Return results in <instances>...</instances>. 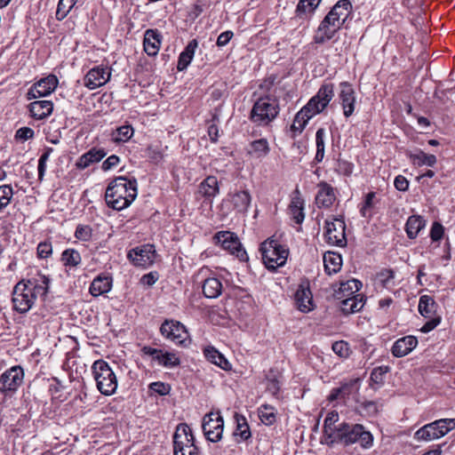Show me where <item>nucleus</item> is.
Here are the masks:
<instances>
[{"label":"nucleus","mask_w":455,"mask_h":455,"mask_svg":"<svg viewBox=\"0 0 455 455\" xmlns=\"http://www.w3.org/2000/svg\"><path fill=\"white\" fill-rule=\"evenodd\" d=\"M418 339L414 336H405L397 339L392 347V354L395 357H403L411 353L417 346Z\"/></svg>","instance_id":"obj_21"},{"label":"nucleus","mask_w":455,"mask_h":455,"mask_svg":"<svg viewBox=\"0 0 455 455\" xmlns=\"http://www.w3.org/2000/svg\"><path fill=\"white\" fill-rule=\"evenodd\" d=\"M346 225L343 220L334 218L331 221H325V237L328 243L343 247L347 243Z\"/></svg>","instance_id":"obj_13"},{"label":"nucleus","mask_w":455,"mask_h":455,"mask_svg":"<svg viewBox=\"0 0 455 455\" xmlns=\"http://www.w3.org/2000/svg\"><path fill=\"white\" fill-rule=\"evenodd\" d=\"M321 1L322 0H299L296 7L297 16L300 17L302 14L313 12Z\"/></svg>","instance_id":"obj_43"},{"label":"nucleus","mask_w":455,"mask_h":455,"mask_svg":"<svg viewBox=\"0 0 455 455\" xmlns=\"http://www.w3.org/2000/svg\"><path fill=\"white\" fill-rule=\"evenodd\" d=\"M23 379V369L19 365L11 367L0 376V392L4 395L14 393L22 385Z\"/></svg>","instance_id":"obj_11"},{"label":"nucleus","mask_w":455,"mask_h":455,"mask_svg":"<svg viewBox=\"0 0 455 455\" xmlns=\"http://www.w3.org/2000/svg\"><path fill=\"white\" fill-rule=\"evenodd\" d=\"M156 250L153 244H144L132 249L128 252V259L137 267H147L151 266L156 259Z\"/></svg>","instance_id":"obj_14"},{"label":"nucleus","mask_w":455,"mask_h":455,"mask_svg":"<svg viewBox=\"0 0 455 455\" xmlns=\"http://www.w3.org/2000/svg\"><path fill=\"white\" fill-rule=\"evenodd\" d=\"M375 192H370L365 196L364 202L360 209L363 217H370V210L373 207V199L375 198Z\"/></svg>","instance_id":"obj_59"},{"label":"nucleus","mask_w":455,"mask_h":455,"mask_svg":"<svg viewBox=\"0 0 455 455\" xmlns=\"http://www.w3.org/2000/svg\"><path fill=\"white\" fill-rule=\"evenodd\" d=\"M411 160L418 165L434 166L436 164V157L434 155L426 154L419 150L418 153L411 156Z\"/></svg>","instance_id":"obj_42"},{"label":"nucleus","mask_w":455,"mask_h":455,"mask_svg":"<svg viewBox=\"0 0 455 455\" xmlns=\"http://www.w3.org/2000/svg\"><path fill=\"white\" fill-rule=\"evenodd\" d=\"M259 417L261 422L267 426L274 424L276 419L274 408L266 404L259 408Z\"/></svg>","instance_id":"obj_46"},{"label":"nucleus","mask_w":455,"mask_h":455,"mask_svg":"<svg viewBox=\"0 0 455 455\" xmlns=\"http://www.w3.org/2000/svg\"><path fill=\"white\" fill-rule=\"evenodd\" d=\"M133 135V129L131 125L118 127L114 133L113 140L116 142H126Z\"/></svg>","instance_id":"obj_49"},{"label":"nucleus","mask_w":455,"mask_h":455,"mask_svg":"<svg viewBox=\"0 0 455 455\" xmlns=\"http://www.w3.org/2000/svg\"><path fill=\"white\" fill-rule=\"evenodd\" d=\"M201 289L208 299H215L221 293L222 284L217 278H207L204 281Z\"/></svg>","instance_id":"obj_33"},{"label":"nucleus","mask_w":455,"mask_h":455,"mask_svg":"<svg viewBox=\"0 0 455 455\" xmlns=\"http://www.w3.org/2000/svg\"><path fill=\"white\" fill-rule=\"evenodd\" d=\"M389 371L388 366H379L372 370L371 373V380L376 384L382 383L386 373Z\"/></svg>","instance_id":"obj_56"},{"label":"nucleus","mask_w":455,"mask_h":455,"mask_svg":"<svg viewBox=\"0 0 455 455\" xmlns=\"http://www.w3.org/2000/svg\"><path fill=\"white\" fill-rule=\"evenodd\" d=\"M149 388L154 393H156L160 395H168L171 391V386L169 384H166L164 382L157 381L153 382L149 385Z\"/></svg>","instance_id":"obj_60"},{"label":"nucleus","mask_w":455,"mask_h":455,"mask_svg":"<svg viewBox=\"0 0 455 455\" xmlns=\"http://www.w3.org/2000/svg\"><path fill=\"white\" fill-rule=\"evenodd\" d=\"M76 0H60L56 11V18L62 20L76 4Z\"/></svg>","instance_id":"obj_47"},{"label":"nucleus","mask_w":455,"mask_h":455,"mask_svg":"<svg viewBox=\"0 0 455 455\" xmlns=\"http://www.w3.org/2000/svg\"><path fill=\"white\" fill-rule=\"evenodd\" d=\"M455 428V419H441L426 424L414 434L419 442H431L440 439Z\"/></svg>","instance_id":"obj_5"},{"label":"nucleus","mask_w":455,"mask_h":455,"mask_svg":"<svg viewBox=\"0 0 455 455\" xmlns=\"http://www.w3.org/2000/svg\"><path fill=\"white\" fill-rule=\"evenodd\" d=\"M290 212L291 218L297 224H301L305 219V214L303 212V205L300 199L297 198L292 200L290 204Z\"/></svg>","instance_id":"obj_45"},{"label":"nucleus","mask_w":455,"mask_h":455,"mask_svg":"<svg viewBox=\"0 0 455 455\" xmlns=\"http://www.w3.org/2000/svg\"><path fill=\"white\" fill-rule=\"evenodd\" d=\"M92 371L98 390L104 395H113L117 388V379L108 363L104 360H97Z\"/></svg>","instance_id":"obj_4"},{"label":"nucleus","mask_w":455,"mask_h":455,"mask_svg":"<svg viewBox=\"0 0 455 455\" xmlns=\"http://www.w3.org/2000/svg\"><path fill=\"white\" fill-rule=\"evenodd\" d=\"M42 284L34 283L31 280H28L27 284H28L29 288L33 289L35 294H41L42 296H45L49 290V283L50 280L45 275H42Z\"/></svg>","instance_id":"obj_51"},{"label":"nucleus","mask_w":455,"mask_h":455,"mask_svg":"<svg viewBox=\"0 0 455 455\" xmlns=\"http://www.w3.org/2000/svg\"><path fill=\"white\" fill-rule=\"evenodd\" d=\"M325 130L323 128H319L315 133V146H316V153L315 156V161L316 163H321L324 157V148H325Z\"/></svg>","instance_id":"obj_39"},{"label":"nucleus","mask_w":455,"mask_h":455,"mask_svg":"<svg viewBox=\"0 0 455 455\" xmlns=\"http://www.w3.org/2000/svg\"><path fill=\"white\" fill-rule=\"evenodd\" d=\"M262 259L266 267L269 270H275L285 264L288 250L280 245L275 240L265 241L260 246Z\"/></svg>","instance_id":"obj_6"},{"label":"nucleus","mask_w":455,"mask_h":455,"mask_svg":"<svg viewBox=\"0 0 455 455\" xmlns=\"http://www.w3.org/2000/svg\"><path fill=\"white\" fill-rule=\"evenodd\" d=\"M204 355L209 363L219 366L224 371H229L231 369L230 363L212 346H208L204 348Z\"/></svg>","instance_id":"obj_25"},{"label":"nucleus","mask_w":455,"mask_h":455,"mask_svg":"<svg viewBox=\"0 0 455 455\" xmlns=\"http://www.w3.org/2000/svg\"><path fill=\"white\" fill-rule=\"evenodd\" d=\"M340 92L339 98L346 117L351 116L355 108V92L348 82H342L339 84Z\"/></svg>","instance_id":"obj_16"},{"label":"nucleus","mask_w":455,"mask_h":455,"mask_svg":"<svg viewBox=\"0 0 455 455\" xmlns=\"http://www.w3.org/2000/svg\"><path fill=\"white\" fill-rule=\"evenodd\" d=\"M295 301L298 308L302 312L313 309V296L308 283H301L295 292Z\"/></svg>","instance_id":"obj_19"},{"label":"nucleus","mask_w":455,"mask_h":455,"mask_svg":"<svg viewBox=\"0 0 455 455\" xmlns=\"http://www.w3.org/2000/svg\"><path fill=\"white\" fill-rule=\"evenodd\" d=\"M419 312L425 317H429L430 315L434 311L435 301L434 299L427 296L423 295L420 297L419 301Z\"/></svg>","instance_id":"obj_44"},{"label":"nucleus","mask_w":455,"mask_h":455,"mask_svg":"<svg viewBox=\"0 0 455 455\" xmlns=\"http://www.w3.org/2000/svg\"><path fill=\"white\" fill-rule=\"evenodd\" d=\"M52 151L53 149L52 148H47L38 160V179L40 180H42L44 176L46 170V162L49 159Z\"/></svg>","instance_id":"obj_54"},{"label":"nucleus","mask_w":455,"mask_h":455,"mask_svg":"<svg viewBox=\"0 0 455 455\" xmlns=\"http://www.w3.org/2000/svg\"><path fill=\"white\" fill-rule=\"evenodd\" d=\"M341 300V311L346 314H353L359 312L364 305L365 299L363 295L357 294L347 298H343Z\"/></svg>","instance_id":"obj_29"},{"label":"nucleus","mask_w":455,"mask_h":455,"mask_svg":"<svg viewBox=\"0 0 455 455\" xmlns=\"http://www.w3.org/2000/svg\"><path fill=\"white\" fill-rule=\"evenodd\" d=\"M75 236L81 241L87 242L92 236V229L89 226L78 225L75 231Z\"/></svg>","instance_id":"obj_55"},{"label":"nucleus","mask_w":455,"mask_h":455,"mask_svg":"<svg viewBox=\"0 0 455 455\" xmlns=\"http://www.w3.org/2000/svg\"><path fill=\"white\" fill-rule=\"evenodd\" d=\"M196 47V39H193L191 42H189L185 50L180 54L177 65L178 70L182 71L187 68L193 59Z\"/></svg>","instance_id":"obj_34"},{"label":"nucleus","mask_w":455,"mask_h":455,"mask_svg":"<svg viewBox=\"0 0 455 455\" xmlns=\"http://www.w3.org/2000/svg\"><path fill=\"white\" fill-rule=\"evenodd\" d=\"M157 362L165 367H174L180 364V359L172 353L160 352L159 356L157 355Z\"/></svg>","instance_id":"obj_50"},{"label":"nucleus","mask_w":455,"mask_h":455,"mask_svg":"<svg viewBox=\"0 0 455 455\" xmlns=\"http://www.w3.org/2000/svg\"><path fill=\"white\" fill-rule=\"evenodd\" d=\"M13 196V189L10 185L0 186V212L8 206Z\"/></svg>","instance_id":"obj_48"},{"label":"nucleus","mask_w":455,"mask_h":455,"mask_svg":"<svg viewBox=\"0 0 455 455\" xmlns=\"http://www.w3.org/2000/svg\"><path fill=\"white\" fill-rule=\"evenodd\" d=\"M318 187L319 190L315 196L317 206L324 208L331 207L336 199L333 188L324 181L320 182Z\"/></svg>","instance_id":"obj_23"},{"label":"nucleus","mask_w":455,"mask_h":455,"mask_svg":"<svg viewBox=\"0 0 455 455\" xmlns=\"http://www.w3.org/2000/svg\"><path fill=\"white\" fill-rule=\"evenodd\" d=\"M111 69L97 66L88 71L84 78V84L90 90H94L106 84L111 77Z\"/></svg>","instance_id":"obj_15"},{"label":"nucleus","mask_w":455,"mask_h":455,"mask_svg":"<svg viewBox=\"0 0 455 455\" xmlns=\"http://www.w3.org/2000/svg\"><path fill=\"white\" fill-rule=\"evenodd\" d=\"M58 84V79L55 76H49L36 83L27 94L28 100L44 97L52 92Z\"/></svg>","instance_id":"obj_17"},{"label":"nucleus","mask_w":455,"mask_h":455,"mask_svg":"<svg viewBox=\"0 0 455 455\" xmlns=\"http://www.w3.org/2000/svg\"><path fill=\"white\" fill-rule=\"evenodd\" d=\"M361 288L362 283L360 281L356 279L347 280L339 283V289L334 291V297L337 299H342L345 297L355 296L354 294L359 291Z\"/></svg>","instance_id":"obj_27"},{"label":"nucleus","mask_w":455,"mask_h":455,"mask_svg":"<svg viewBox=\"0 0 455 455\" xmlns=\"http://www.w3.org/2000/svg\"><path fill=\"white\" fill-rule=\"evenodd\" d=\"M279 112L280 107L277 99L267 95L255 101L249 118L257 125L266 126L277 117Z\"/></svg>","instance_id":"obj_3"},{"label":"nucleus","mask_w":455,"mask_h":455,"mask_svg":"<svg viewBox=\"0 0 455 455\" xmlns=\"http://www.w3.org/2000/svg\"><path fill=\"white\" fill-rule=\"evenodd\" d=\"M444 228L443 225L439 222H434L431 230H430V237L432 241L436 242L439 241L443 235Z\"/></svg>","instance_id":"obj_62"},{"label":"nucleus","mask_w":455,"mask_h":455,"mask_svg":"<svg viewBox=\"0 0 455 455\" xmlns=\"http://www.w3.org/2000/svg\"><path fill=\"white\" fill-rule=\"evenodd\" d=\"M332 350L339 357L347 358L350 352L349 344L344 340L336 341L332 344Z\"/></svg>","instance_id":"obj_52"},{"label":"nucleus","mask_w":455,"mask_h":455,"mask_svg":"<svg viewBox=\"0 0 455 455\" xmlns=\"http://www.w3.org/2000/svg\"><path fill=\"white\" fill-rule=\"evenodd\" d=\"M174 455H198L197 447L194 442L182 446V449H174Z\"/></svg>","instance_id":"obj_63"},{"label":"nucleus","mask_w":455,"mask_h":455,"mask_svg":"<svg viewBox=\"0 0 455 455\" xmlns=\"http://www.w3.org/2000/svg\"><path fill=\"white\" fill-rule=\"evenodd\" d=\"M350 384H344L340 387L333 388L328 396L330 402L337 400L339 397H345L350 394Z\"/></svg>","instance_id":"obj_53"},{"label":"nucleus","mask_w":455,"mask_h":455,"mask_svg":"<svg viewBox=\"0 0 455 455\" xmlns=\"http://www.w3.org/2000/svg\"><path fill=\"white\" fill-rule=\"evenodd\" d=\"M205 438L212 443H217L222 438L224 421L220 412L211 411L204 417L201 424Z\"/></svg>","instance_id":"obj_10"},{"label":"nucleus","mask_w":455,"mask_h":455,"mask_svg":"<svg viewBox=\"0 0 455 455\" xmlns=\"http://www.w3.org/2000/svg\"><path fill=\"white\" fill-rule=\"evenodd\" d=\"M213 239L216 243H220L224 250L235 255L240 261H246L248 259L247 252L235 233L220 231L214 235Z\"/></svg>","instance_id":"obj_8"},{"label":"nucleus","mask_w":455,"mask_h":455,"mask_svg":"<svg viewBox=\"0 0 455 455\" xmlns=\"http://www.w3.org/2000/svg\"><path fill=\"white\" fill-rule=\"evenodd\" d=\"M234 418L236 423V427L234 432V435L235 436H239L241 441L248 440L251 437V431L245 417L241 414L235 413Z\"/></svg>","instance_id":"obj_37"},{"label":"nucleus","mask_w":455,"mask_h":455,"mask_svg":"<svg viewBox=\"0 0 455 455\" xmlns=\"http://www.w3.org/2000/svg\"><path fill=\"white\" fill-rule=\"evenodd\" d=\"M339 28L340 27L334 22L329 20V23H327L326 18H324L314 36V42L320 44H323L331 39Z\"/></svg>","instance_id":"obj_22"},{"label":"nucleus","mask_w":455,"mask_h":455,"mask_svg":"<svg viewBox=\"0 0 455 455\" xmlns=\"http://www.w3.org/2000/svg\"><path fill=\"white\" fill-rule=\"evenodd\" d=\"M36 251H37V256L40 259H46V258L50 257L52 253V243L50 242H46V241L41 242L37 245Z\"/></svg>","instance_id":"obj_61"},{"label":"nucleus","mask_w":455,"mask_h":455,"mask_svg":"<svg viewBox=\"0 0 455 455\" xmlns=\"http://www.w3.org/2000/svg\"><path fill=\"white\" fill-rule=\"evenodd\" d=\"M352 9V4L349 0H339L337 4L331 8V10L328 12V14L324 17L326 18V22L329 23V20L338 24L340 28L347 19L349 12Z\"/></svg>","instance_id":"obj_18"},{"label":"nucleus","mask_w":455,"mask_h":455,"mask_svg":"<svg viewBox=\"0 0 455 455\" xmlns=\"http://www.w3.org/2000/svg\"><path fill=\"white\" fill-rule=\"evenodd\" d=\"M36 294L24 281L19 282L13 288L12 304L13 309L20 314L27 313L34 305Z\"/></svg>","instance_id":"obj_7"},{"label":"nucleus","mask_w":455,"mask_h":455,"mask_svg":"<svg viewBox=\"0 0 455 455\" xmlns=\"http://www.w3.org/2000/svg\"><path fill=\"white\" fill-rule=\"evenodd\" d=\"M112 286V279L108 276L96 277L90 286V293L93 297H98L110 291Z\"/></svg>","instance_id":"obj_31"},{"label":"nucleus","mask_w":455,"mask_h":455,"mask_svg":"<svg viewBox=\"0 0 455 455\" xmlns=\"http://www.w3.org/2000/svg\"><path fill=\"white\" fill-rule=\"evenodd\" d=\"M162 36L157 29H147L144 34V51L148 56H156L160 49Z\"/></svg>","instance_id":"obj_20"},{"label":"nucleus","mask_w":455,"mask_h":455,"mask_svg":"<svg viewBox=\"0 0 455 455\" xmlns=\"http://www.w3.org/2000/svg\"><path fill=\"white\" fill-rule=\"evenodd\" d=\"M339 414L337 411H332L329 412L324 419L323 423V434L325 437V442L327 444H330L329 436L331 433L336 431L337 427H332L335 422L338 421Z\"/></svg>","instance_id":"obj_40"},{"label":"nucleus","mask_w":455,"mask_h":455,"mask_svg":"<svg viewBox=\"0 0 455 455\" xmlns=\"http://www.w3.org/2000/svg\"><path fill=\"white\" fill-rule=\"evenodd\" d=\"M160 331L164 337L175 344L186 347L189 343L188 333L180 322L165 320L161 325Z\"/></svg>","instance_id":"obj_12"},{"label":"nucleus","mask_w":455,"mask_h":455,"mask_svg":"<svg viewBox=\"0 0 455 455\" xmlns=\"http://www.w3.org/2000/svg\"><path fill=\"white\" fill-rule=\"evenodd\" d=\"M362 429L363 425L361 424L350 425L343 422L337 427L335 432L331 433L329 436L330 444L338 443L345 445L353 444L358 441Z\"/></svg>","instance_id":"obj_9"},{"label":"nucleus","mask_w":455,"mask_h":455,"mask_svg":"<svg viewBox=\"0 0 455 455\" xmlns=\"http://www.w3.org/2000/svg\"><path fill=\"white\" fill-rule=\"evenodd\" d=\"M426 226L425 220L419 215H412L408 218L405 224V231L410 239L417 237L421 229Z\"/></svg>","instance_id":"obj_32"},{"label":"nucleus","mask_w":455,"mask_h":455,"mask_svg":"<svg viewBox=\"0 0 455 455\" xmlns=\"http://www.w3.org/2000/svg\"><path fill=\"white\" fill-rule=\"evenodd\" d=\"M357 442L360 443L362 448L369 449L373 444V435L370 431H366L363 426V429L360 432Z\"/></svg>","instance_id":"obj_58"},{"label":"nucleus","mask_w":455,"mask_h":455,"mask_svg":"<svg viewBox=\"0 0 455 455\" xmlns=\"http://www.w3.org/2000/svg\"><path fill=\"white\" fill-rule=\"evenodd\" d=\"M61 261L65 266L76 267L81 262V255L75 249H67L61 254Z\"/></svg>","instance_id":"obj_41"},{"label":"nucleus","mask_w":455,"mask_h":455,"mask_svg":"<svg viewBox=\"0 0 455 455\" xmlns=\"http://www.w3.org/2000/svg\"><path fill=\"white\" fill-rule=\"evenodd\" d=\"M35 135V132L33 129L29 127H21L17 130L15 138L20 140H27L28 139H32Z\"/></svg>","instance_id":"obj_64"},{"label":"nucleus","mask_w":455,"mask_h":455,"mask_svg":"<svg viewBox=\"0 0 455 455\" xmlns=\"http://www.w3.org/2000/svg\"><path fill=\"white\" fill-rule=\"evenodd\" d=\"M106 155L103 148H92L78 158L76 166L77 169L84 170L92 164L100 162Z\"/></svg>","instance_id":"obj_24"},{"label":"nucleus","mask_w":455,"mask_h":455,"mask_svg":"<svg viewBox=\"0 0 455 455\" xmlns=\"http://www.w3.org/2000/svg\"><path fill=\"white\" fill-rule=\"evenodd\" d=\"M28 108L32 117L42 120L52 114L53 103L51 100H36L31 102Z\"/></svg>","instance_id":"obj_26"},{"label":"nucleus","mask_w":455,"mask_h":455,"mask_svg":"<svg viewBox=\"0 0 455 455\" xmlns=\"http://www.w3.org/2000/svg\"><path fill=\"white\" fill-rule=\"evenodd\" d=\"M219 193L218 180L214 176H208L201 182V194L207 198H212Z\"/></svg>","instance_id":"obj_38"},{"label":"nucleus","mask_w":455,"mask_h":455,"mask_svg":"<svg viewBox=\"0 0 455 455\" xmlns=\"http://www.w3.org/2000/svg\"><path fill=\"white\" fill-rule=\"evenodd\" d=\"M251 197L248 191H239L233 195L232 204L239 212L247 211L251 204Z\"/></svg>","instance_id":"obj_36"},{"label":"nucleus","mask_w":455,"mask_h":455,"mask_svg":"<svg viewBox=\"0 0 455 455\" xmlns=\"http://www.w3.org/2000/svg\"><path fill=\"white\" fill-rule=\"evenodd\" d=\"M270 151L268 142L266 139H259L250 143L247 155L251 158L261 159L268 155Z\"/></svg>","instance_id":"obj_30"},{"label":"nucleus","mask_w":455,"mask_h":455,"mask_svg":"<svg viewBox=\"0 0 455 455\" xmlns=\"http://www.w3.org/2000/svg\"><path fill=\"white\" fill-rule=\"evenodd\" d=\"M217 122H219V117L216 115H213L212 119L210 122H207L208 135L212 142H216L219 138Z\"/></svg>","instance_id":"obj_57"},{"label":"nucleus","mask_w":455,"mask_h":455,"mask_svg":"<svg viewBox=\"0 0 455 455\" xmlns=\"http://www.w3.org/2000/svg\"><path fill=\"white\" fill-rule=\"evenodd\" d=\"M334 96L332 84H323L317 93L296 114L293 124L291 126L292 132L301 133L308 121L323 112Z\"/></svg>","instance_id":"obj_1"},{"label":"nucleus","mask_w":455,"mask_h":455,"mask_svg":"<svg viewBox=\"0 0 455 455\" xmlns=\"http://www.w3.org/2000/svg\"><path fill=\"white\" fill-rule=\"evenodd\" d=\"M194 442L191 430L187 424H180L173 435V449H182L183 445Z\"/></svg>","instance_id":"obj_28"},{"label":"nucleus","mask_w":455,"mask_h":455,"mask_svg":"<svg viewBox=\"0 0 455 455\" xmlns=\"http://www.w3.org/2000/svg\"><path fill=\"white\" fill-rule=\"evenodd\" d=\"M137 197V180L119 176L108 186L105 200L108 207L121 211L127 208Z\"/></svg>","instance_id":"obj_2"},{"label":"nucleus","mask_w":455,"mask_h":455,"mask_svg":"<svg viewBox=\"0 0 455 455\" xmlns=\"http://www.w3.org/2000/svg\"><path fill=\"white\" fill-rule=\"evenodd\" d=\"M323 264L325 271L329 274L337 273L342 265L341 256L338 253L328 251L323 255Z\"/></svg>","instance_id":"obj_35"}]
</instances>
